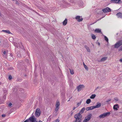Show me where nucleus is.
<instances>
[{
	"mask_svg": "<svg viewBox=\"0 0 122 122\" xmlns=\"http://www.w3.org/2000/svg\"><path fill=\"white\" fill-rule=\"evenodd\" d=\"M8 58L10 61L13 60L14 59L13 54H10V55L9 56Z\"/></svg>",
	"mask_w": 122,
	"mask_h": 122,
	"instance_id": "nucleus-13",
	"label": "nucleus"
},
{
	"mask_svg": "<svg viewBox=\"0 0 122 122\" xmlns=\"http://www.w3.org/2000/svg\"><path fill=\"white\" fill-rule=\"evenodd\" d=\"M8 51H4V52L3 53V54L4 55H5V56H5V57H6L7 56V54L8 53Z\"/></svg>",
	"mask_w": 122,
	"mask_h": 122,
	"instance_id": "nucleus-25",
	"label": "nucleus"
},
{
	"mask_svg": "<svg viewBox=\"0 0 122 122\" xmlns=\"http://www.w3.org/2000/svg\"><path fill=\"white\" fill-rule=\"evenodd\" d=\"M107 57H104L102 58L101 60V61H105L107 59Z\"/></svg>",
	"mask_w": 122,
	"mask_h": 122,
	"instance_id": "nucleus-21",
	"label": "nucleus"
},
{
	"mask_svg": "<svg viewBox=\"0 0 122 122\" xmlns=\"http://www.w3.org/2000/svg\"><path fill=\"white\" fill-rule=\"evenodd\" d=\"M34 112L31 115V116L28 119V120L29 122H36L37 119L33 115Z\"/></svg>",
	"mask_w": 122,
	"mask_h": 122,
	"instance_id": "nucleus-2",
	"label": "nucleus"
},
{
	"mask_svg": "<svg viewBox=\"0 0 122 122\" xmlns=\"http://www.w3.org/2000/svg\"><path fill=\"white\" fill-rule=\"evenodd\" d=\"M102 11L104 12L105 13L111 12V9L109 8L108 7H107L103 9L102 10Z\"/></svg>",
	"mask_w": 122,
	"mask_h": 122,
	"instance_id": "nucleus-8",
	"label": "nucleus"
},
{
	"mask_svg": "<svg viewBox=\"0 0 122 122\" xmlns=\"http://www.w3.org/2000/svg\"><path fill=\"white\" fill-rule=\"evenodd\" d=\"M12 69V68H10V69Z\"/></svg>",
	"mask_w": 122,
	"mask_h": 122,
	"instance_id": "nucleus-54",
	"label": "nucleus"
},
{
	"mask_svg": "<svg viewBox=\"0 0 122 122\" xmlns=\"http://www.w3.org/2000/svg\"><path fill=\"white\" fill-rule=\"evenodd\" d=\"M91 100L90 99H88L86 101V103L87 104H89L90 102H91Z\"/></svg>",
	"mask_w": 122,
	"mask_h": 122,
	"instance_id": "nucleus-23",
	"label": "nucleus"
},
{
	"mask_svg": "<svg viewBox=\"0 0 122 122\" xmlns=\"http://www.w3.org/2000/svg\"><path fill=\"white\" fill-rule=\"evenodd\" d=\"M122 45V40H120L118 41L114 45L115 48H118L120 46Z\"/></svg>",
	"mask_w": 122,
	"mask_h": 122,
	"instance_id": "nucleus-4",
	"label": "nucleus"
},
{
	"mask_svg": "<svg viewBox=\"0 0 122 122\" xmlns=\"http://www.w3.org/2000/svg\"><path fill=\"white\" fill-rule=\"evenodd\" d=\"M85 109V107H83L82 108L81 110L78 113H79L80 114H82L84 112V111Z\"/></svg>",
	"mask_w": 122,
	"mask_h": 122,
	"instance_id": "nucleus-15",
	"label": "nucleus"
},
{
	"mask_svg": "<svg viewBox=\"0 0 122 122\" xmlns=\"http://www.w3.org/2000/svg\"><path fill=\"white\" fill-rule=\"evenodd\" d=\"M2 32H4L5 33H8V34H10L11 33L10 31L8 30H3L2 31Z\"/></svg>",
	"mask_w": 122,
	"mask_h": 122,
	"instance_id": "nucleus-14",
	"label": "nucleus"
},
{
	"mask_svg": "<svg viewBox=\"0 0 122 122\" xmlns=\"http://www.w3.org/2000/svg\"><path fill=\"white\" fill-rule=\"evenodd\" d=\"M72 97H71V98H69V100L68 101H68H70V100L71 99Z\"/></svg>",
	"mask_w": 122,
	"mask_h": 122,
	"instance_id": "nucleus-43",
	"label": "nucleus"
},
{
	"mask_svg": "<svg viewBox=\"0 0 122 122\" xmlns=\"http://www.w3.org/2000/svg\"><path fill=\"white\" fill-rule=\"evenodd\" d=\"M16 46V47L18 48V47H20V46L18 45H17Z\"/></svg>",
	"mask_w": 122,
	"mask_h": 122,
	"instance_id": "nucleus-42",
	"label": "nucleus"
},
{
	"mask_svg": "<svg viewBox=\"0 0 122 122\" xmlns=\"http://www.w3.org/2000/svg\"><path fill=\"white\" fill-rule=\"evenodd\" d=\"M98 46H100V43H99V42H98Z\"/></svg>",
	"mask_w": 122,
	"mask_h": 122,
	"instance_id": "nucleus-48",
	"label": "nucleus"
},
{
	"mask_svg": "<svg viewBox=\"0 0 122 122\" xmlns=\"http://www.w3.org/2000/svg\"><path fill=\"white\" fill-rule=\"evenodd\" d=\"M76 119L75 122H81L82 120V115L79 113H77L74 116Z\"/></svg>",
	"mask_w": 122,
	"mask_h": 122,
	"instance_id": "nucleus-1",
	"label": "nucleus"
},
{
	"mask_svg": "<svg viewBox=\"0 0 122 122\" xmlns=\"http://www.w3.org/2000/svg\"><path fill=\"white\" fill-rule=\"evenodd\" d=\"M84 87V86L83 85H80L78 86L77 87V91L78 92H79L81 91L82 88Z\"/></svg>",
	"mask_w": 122,
	"mask_h": 122,
	"instance_id": "nucleus-10",
	"label": "nucleus"
},
{
	"mask_svg": "<svg viewBox=\"0 0 122 122\" xmlns=\"http://www.w3.org/2000/svg\"><path fill=\"white\" fill-rule=\"evenodd\" d=\"M119 61L121 62H122V58L120 59L119 60Z\"/></svg>",
	"mask_w": 122,
	"mask_h": 122,
	"instance_id": "nucleus-41",
	"label": "nucleus"
},
{
	"mask_svg": "<svg viewBox=\"0 0 122 122\" xmlns=\"http://www.w3.org/2000/svg\"><path fill=\"white\" fill-rule=\"evenodd\" d=\"M70 72L71 74H74V72L73 70H71L70 69Z\"/></svg>",
	"mask_w": 122,
	"mask_h": 122,
	"instance_id": "nucleus-28",
	"label": "nucleus"
},
{
	"mask_svg": "<svg viewBox=\"0 0 122 122\" xmlns=\"http://www.w3.org/2000/svg\"><path fill=\"white\" fill-rule=\"evenodd\" d=\"M81 101L80 102H77V106L78 105H80V104H81Z\"/></svg>",
	"mask_w": 122,
	"mask_h": 122,
	"instance_id": "nucleus-36",
	"label": "nucleus"
},
{
	"mask_svg": "<svg viewBox=\"0 0 122 122\" xmlns=\"http://www.w3.org/2000/svg\"><path fill=\"white\" fill-rule=\"evenodd\" d=\"M110 114V112H109L104 113L103 114L100 115L99 116V117L100 118H103L107 116H109Z\"/></svg>",
	"mask_w": 122,
	"mask_h": 122,
	"instance_id": "nucleus-3",
	"label": "nucleus"
},
{
	"mask_svg": "<svg viewBox=\"0 0 122 122\" xmlns=\"http://www.w3.org/2000/svg\"><path fill=\"white\" fill-rule=\"evenodd\" d=\"M60 105L59 102H57L56 105V107H59V106Z\"/></svg>",
	"mask_w": 122,
	"mask_h": 122,
	"instance_id": "nucleus-24",
	"label": "nucleus"
},
{
	"mask_svg": "<svg viewBox=\"0 0 122 122\" xmlns=\"http://www.w3.org/2000/svg\"><path fill=\"white\" fill-rule=\"evenodd\" d=\"M111 100V99H108L106 101V102H108V103H108V102L110 101Z\"/></svg>",
	"mask_w": 122,
	"mask_h": 122,
	"instance_id": "nucleus-33",
	"label": "nucleus"
},
{
	"mask_svg": "<svg viewBox=\"0 0 122 122\" xmlns=\"http://www.w3.org/2000/svg\"><path fill=\"white\" fill-rule=\"evenodd\" d=\"M103 17H102L100 18L99 19H98V20H97V21H98L102 19V18H103Z\"/></svg>",
	"mask_w": 122,
	"mask_h": 122,
	"instance_id": "nucleus-44",
	"label": "nucleus"
},
{
	"mask_svg": "<svg viewBox=\"0 0 122 122\" xmlns=\"http://www.w3.org/2000/svg\"><path fill=\"white\" fill-rule=\"evenodd\" d=\"M114 99L115 100V101H118V98L117 97H116V98H114Z\"/></svg>",
	"mask_w": 122,
	"mask_h": 122,
	"instance_id": "nucleus-37",
	"label": "nucleus"
},
{
	"mask_svg": "<svg viewBox=\"0 0 122 122\" xmlns=\"http://www.w3.org/2000/svg\"><path fill=\"white\" fill-rule=\"evenodd\" d=\"M96 96V95L95 94H92L91 96L90 97L91 99H93Z\"/></svg>",
	"mask_w": 122,
	"mask_h": 122,
	"instance_id": "nucleus-22",
	"label": "nucleus"
},
{
	"mask_svg": "<svg viewBox=\"0 0 122 122\" xmlns=\"http://www.w3.org/2000/svg\"><path fill=\"white\" fill-rule=\"evenodd\" d=\"M72 113H71V115H72Z\"/></svg>",
	"mask_w": 122,
	"mask_h": 122,
	"instance_id": "nucleus-51",
	"label": "nucleus"
},
{
	"mask_svg": "<svg viewBox=\"0 0 122 122\" xmlns=\"http://www.w3.org/2000/svg\"><path fill=\"white\" fill-rule=\"evenodd\" d=\"M94 109L93 106L90 107H87L86 108V109L87 111H88L89 110H91Z\"/></svg>",
	"mask_w": 122,
	"mask_h": 122,
	"instance_id": "nucleus-16",
	"label": "nucleus"
},
{
	"mask_svg": "<svg viewBox=\"0 0 122 122\" xmlns=\"http://www.w3.org/2000/svg\"><path fill=\"white\" fill-rule=\"evenodd\" d=\"M79 106V105H78L76 107H73V110H74L77 107H78Z\"/></svg>",
	"mask_w": 122,
	"mask_h": 122,
	"instance_id": "nucleus-34",
	"label": "nucleus"
},
{
	"mask_svg": "<svg viewBox=\"0 0 122 122\" xmlns=\"http://www.w3.org/2000/svg\"><path fill=\"white\" fill-rule=\"evenodd\" d=\"M97 21H95V22H94V23H93V24H94V23H96V22H97Z\"/></svg>",
	"mask_w": 122,
	"mask_h": 122,
	"instance_id": "nucleus-50",
	"label": "nucleus"
},
{
	"mask_svg": "<svg viewBox=\"0 0 122 122\" xmlns=\"http://www.w3.org/2000/svg\"><path fill=\"white\" fill-rule=\"evenodd\" d=\"M59 109V107H56V108L55 109V111L56 112V113H57V112L58 111V109Z\"/></svg>",
	"mask_w": 122,
	"mask_h": 122,
	"instance_id": "nucleus-30",
	"label": "nucleus"
},
{
	"mask_svg": "<svg viewBox=\"0 0 122 122\" xmlns=\"http://www.w3.org/2000/svg\"><path fill=\"white\" fill-rule=\"evenodd\" d=\"M111 3H115L118 4H121L122 3L121 0H111L110 1Z\"/></svg>",
	"mask_w": 122,
	"mask_h": 122,
	"instance_id": "nucleus-7",
	"label": "nucleus"
},
{
	"mask_svg": "<svg viewBox=\"0 0 122 122\" xmlns=\"http://www.w3.org/2000/svg\"><path fill=\"white\" fill-rule=\"evenodd\" d=\"M84 67L86 71H88V68L87 66L86 65H84Z\"/></svg>",
	"mask_w": 122,
	"mask_h": 122,
	"instance_id": "nucleus-29",
	"label": "nucleus"
},
{
	"mask_svg": "<svg viewBox=\"0 0 122 122\" xmlns=\"http://www.w3.org/2000/svg\"><path fill=\"white\" fill-rule=\"evenodd\" d=\"M5 114H3L2 115V116L3 117H5Z\"/></svg>",
	"mask_w": 122,
	"mask_h": 122,
	"instance_id": "nucleus-39",
	"label": "nucleus"
},
{
	"mask_svg": "<svg viewBox=\"0 0 122 122\" xmlns=\"http://www.w3.org/2000/svg\"><path fill=\"white\" fill-rule=\"evenodd\" d=\"M56 115H57V114H56V115L55 114V116H56Z\"/></svg>",
	"mask_w": 122,
	"mask_h": 122,
	"instance_id": "nucleus-53",
	"label": "nucleus"
},
{
	"mask_svg": "<svg viewBox=\"0 0 122 122\" xmlns=\"http://www.w3.org/2000/svg\"><path fill=\"white\" fill-rule=\"evenodd\" d=\"M16 4H19V2L17 1H16Z\"/></svg>",
	"mask_w": 122,
	"mask_h": 122,
	"instance_id": "nucleus-47",
	"label": "nucleus"
},
{
	"mask_svg": "<svg viewBox=\"0 0 122 122\" xmlns=\"http://www.w3.org/2000/svg\"><path fill=\"white\" fill-rule=\"evenodd\" d=\"M118 105L117 104H116L114 105L113 107V108L114 110H118L117 109V106Z\"/></svg>",
	"mask_w": 122,
	"mask_h": 122,
	"instance_id": "nucleus-17",
	"label": "nucleus"
},
{
	"mask_svg": "<svg viewBox=\"0 0 122 122\" xmlns=\"http://www.w3.org/2000/svg\"><path fill=\"white\" fill-rule=\"evenodd\" d=\"M13 1H15V0H12Z\"/></svg>",
	"mask_w": 122,
	"mask_h": 122,
	"instance_id": "nucleus-52",
	"label": "nucleus"
},
{
	"mask_svg": "<svg viewBox=\"0 0 122 122\" xmlns=\"http://www.w3.org/2000/svg\"><path fill=\"white\" fill-rule=\"evenodd\" d=\"M36 122H42V121H41L40 120H39L38 122L36 120Z\"/></svg>",
	"mask_w": 122,
	"mask_h": 122,
	"instance_id": "nucleus-40",
	"label": "nucleus"
},
{
	"mask_svg": "<svg viewBox=\"0 0 122 122\" xmlns=\"http://www.w3.org/2000/svg\"><path fill=\"white\" fill-rule=\"evenodd\" d=\"M119 51H122V46H120L119 48L118 49Z\"/></svg>",
	"mask_w": 122,
	"mask_h": 122,
	"instance_id": "nucleus-31",
	"label": "nucleus"
},
{
	"mask_svg": "<svg viewBox=\"0 0 122 122\" xmlns=\"http://www.w3.org/2000/svg\"><path fill=\"white\" fill-rule=\"evenodd\" d=\"M83 66H84V65H86L85 64V63H84V62H83Z\"/></svg>",
	"mask_w": 122,
	"mask_h": 122,
	"instance_id": "nucleus-49",
	"label": "nucleus"
},
{
	"mask_svg": "<svg viewBox=\"0 0 122 122\" xmlns=\"http://www.w3.org/2000/svg\"><path fill=\"white\" fill-rule=\"evenodd\" d=\"M105 40L107 42H108V38L105 36H104Z\"/></svg>",
	"mask_w": 122,
	"mask_h": 122,
	"instance_id": "nucleus-27",
	"label": "nucleus"
},
{
	"mask_svg": "<svg viewBox=\"0 0 122 122\" xmlns=\"http://www.w3.org/2000/svg\"><path fill=\"white\" fill-rule=\"evenodd\" d=\"M101 106V103L99 102H97V105L95 106H93V107L94 109L96 108H98L100 107Z\"/></svg>",
	"mask_w": 122,
	"mask_h": 122,
	"instance_id": "nucleus-11",
	"label": "nucleus"
},
{
	"mask_svg": "<svg viewBox=\"0 0 122 122\" xmlns=\"http://www.w3.org/2000/svg\"><path fill=\"white\" fill-rule=\"evenodd\" d=\"M92 38L93 39H95L96 38V37L94 34H92Z\"/></svg>",
	"mask_w": 122,
	"mask_h": 122,
	"instance_id": "nucleus-26",
	"label": "nucleus"
},
{
	"mask_svg": "<svg viewBox=\"0 0 122 122\" xmlns=\"http://www.w3.org/2000/svg\"><path fill=\"white\" fill-rule=\"evenodd\" d=\"M116 16L118 18H122V13L121 12H119L117 13L116 14Z\"/></svg>",
	"mask_w": 122,
	"mask_h": 122,
	"instance_id": "nucleus-12",
	"label": "nucleus"
},
{
	"mask_svg": "<svg viewBox=\"0 0 122 122\" xmlns=\"http://www.w3.org/2000/svg\"><path fill=\"white\" fill-rule=\"evenodd\" d=\"M67 19H66L63 22V24L64 25H65L67 23Z\"/></svg>",
	"mask_w": 122,
	"mask_h": 122,
	"instance_id": "nucleus-18",
	"label": "nucleus"
},
{
	"mask_svg": "<svg viewBox=\"0 0 122 122\" xmlns=\"http://www.w3.org/2000/svg\"><path fill=\"white\" fill-rule=\"evenodd\" d=\"M8 105L9 107H11L12 106V104L10 102L9 103Z\"/></svg>",
	"mask_w": 122,
	"mask_h": 122,
	"instance_id": "nucleus-35",
	"label": "nucleus"
},
{
	"mask_svg": "<svg viewBox=\"0 0 122 122\" xmlns=\"http://www.w3.org/2000/svg\"><path fill=\"white\" fill-rule=\"evenodd\" d=\"M23 122H29L28 119H27Z\"/></svg>",
	"mask_w": 122,
	"mask_h": 122,
	"instance_id": "nucleus-38",
	"label": "nucleus"
},
{
	"mask_svg": "<svg viewBox=\"0 0 122 122\" xmlns=\"http://www.w3.org/2000/svg\"><path fill=\"white\" fill-rule=\"evenodd\" d=\"M92 117L91 114H89L87 115V117H86L84 120L83 121V122H87Z\"/></svg>",
	"mask_w": 122,
	"mask_h": 122,
	"instance_id": "nucleus-5",
	"label": "nucleus"
},
{
	"mask_svg": "<svg viewBox=\"0 0 122 122\" xmlns=\"http://www.w3.org/2000/svg\"><path fill=\"white\" fill-rule=\"evenodd\" d=\"M99 87L98 86V87H97L96 88V89H95V90H97V89H98L99 88Z\"/></svg>",
	"mask_w": 122,
	"mask_h": 122,
	"instance_id": "nucleus-45",
	"label": "nucleus"
},
{
	"mask_svg": "<svg viewBox=\"0 0 122 122\" xmlns=\"http://www.w3.org/2000/svg\"><path fill=\"white\" fill-rule=\"evenodd\" d=\"M6 97V95H4V96L3 97L4 98H5V99Z\"/></svg>",
	"mask_w": 122,
	"mask_h": 122,
	"instance_id": "nucleus-46",
	"label": "nucleus"
},
{
	"mask_svg": "<svg viewBox=\"0 0 122 122\" xmlns=\"http://www.w3.org/2000/svg\"><path fill=\"white\" fill-rule=\"evenodd\" d=\"M15 46H16V45H15Z\"/></svg>",
	"mask_w": 122,
	"mask_h": 122,
	"instance_id": "nucleus-55",
	"label": "nucleus"
},
{
	"mask_svg": "<svg viewBox=\"0 0 122 122\" xmlns=\"http://www.w3.org/2000/svg\"><path fill=\"white\" fill-rule=\"evenodd\" d=\"M101 32V30L99 29H96L95 30V32L96 33H100Z\"/></svg>",
	"mask_w": 122,
	"mask_h": 122,
	"instance_id": "nucleus-19",
	"label": "nucleus"
},
{
	"mask_svg": "<svg viewBox=\"0 0 122 122\" xmlns=\"http://www.w3.org/2000/svg\"><path fill=\"white\" fill-rule=\"evenodd\" d=\"M84 47L86 49V50L87 51L89 52H90V49L86 45H85L84 46Z\"/></svg>",
	"mask_w": 122,
	"mask_h": 122,
	"instance_id": "nucleus-20",
	"label": "nucleus"
},
{
	"mask_svg": "<svg viewBox=\"0 0 122 122\" xmlns=\"http://www.w3.org/2000/svg\"><path fill=\"white\" fill-rule=\"evenodd\" d=\"M41 114V111H40L39 108L37 109L35 113V115L36 117H38Z\"/></svg>",
	"mask_w": 122,
	"mask_h": 122,
	"instance_id": "nucleus-6",
	"label": "nucleus"
},
{
	"mask_svg": "<svg viewBox=\"0 0 122 122\" xmlns=\"http://www.w3.org/2000/svg\"><path fill=\"white\" fill-rule=\"evenodd\" d=\"M75 19L78 22H80L82 21L83 20V19L82 18V17H80V16L79 15H77L76 16Z\"/></svg>",
	"mask_w": 122,
	"mask_h": 122,
	"instance_id": "nucleus-9",
	"label": "nucleus"
},
{
	"mask_svg": "<svg viewBox=\"0 0 122 122\" xmlns=\"http://www.w3.org/2000/svg\"><path fill=\"white\" fill-rule=\"evenodd\" d=\"M12 78V76H11L10 75L8 77V79L9 80H11Z\"/></svg>",
	"mask_w": 122,
	"mask_h": 122,
	"instance_id": "nucleus-32",
	"label": "nucleus"
}]
</instances>
